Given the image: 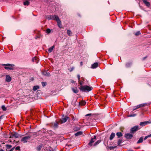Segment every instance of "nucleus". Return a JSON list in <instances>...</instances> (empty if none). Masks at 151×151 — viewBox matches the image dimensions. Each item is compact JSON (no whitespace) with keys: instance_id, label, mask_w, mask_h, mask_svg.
Wrapping results in <instances>:
<instances>
[{"instance_id":"8fccbe9b","label":"nucleus","mask_w":151,"mask_h":151,"mask_svg":"<svg viewBox=\"0 0 151 151\" xmlns=\"http://www.w3.org/2000/svg\"><path fill=\"white\" fill-rule=\"evenodd\" d=\"M80 64H81V66H82L83 65V62H82L81 61V62Z\"/></svg>"},{"instance_id":"6e6552de","label":"nucleus","mask_w":151,"mask_h":151,"mask_svg":"<svg viewBox=\"0 0 151 151\" xmlns=\"http://www.w3.org/2000/svg\"><path fill=\"white\" fill-rule=\"evenodd\" d=\"M96 137L94 136L93 138L91 139L88 144V145L90 146H91L92 145V143L95 142L96 140Z\"/></svg>"},{"instance_id":"c03bdc74","label":"nucleus","mask_w":151,"mask_h":151,"mask_svg":"<svg viewBox=\"0 0 151 151\" xmlns=\"http://www.w3.org/2000/svg\"><path fill=\"white\" fill-rule=\"evenodd\" d=\"M77 77L78 78V81L79 82L80 80V76L79 75H77Z\"/></svg>"},{"instance_id":"5701e85b","label":"nucleus","mask_w":151,"mask_h":151,"mask_svg":"<svg viewBox=\"0 0 151 151\" xmlns=\"http://www.w3.org/2000/svg\"><path fill=\"white\" fill-rule=\"evenodd\" d=\"M77 101V99H73L72 102V104L74 106H75L76 105V103Z\"/></svg>"},{"instance_id":"7c9ffc66","label":"nucleus","mask_w":151,"mask_h":151,"mask_svg":"<svg viewBox=\"0 0 151 151\" xmlns=\"http://www.w3.org/2000/svg\"><path fill=\"white\" fill-rule=\"evenodd\" d=\"M122 140L121 139H119V140L117 144L119 146L121 144V143L122 142Z\"/></svg>"},{"instance_id":"ea45409f","label":"nucleus","mask_w":151,"mask_h":151,"mask_svg":"<svg viewBox=\"0 0 151 151\" xmlns=\"http://www.w3.org/2000/svg\"><path fill=\"white\" fill-rule=\"evenodd\" d=\"M136 114H130L128 116V117H134L136 116Z\"/></svg>"},{"instance_id":"f3484780","label":"nucleus","mask_w":151,"mask_h":151,"mask_svg":"<svg viewBox=\"0 0 151 151\" xmlns=\"http://www.w3.org/2000/svg\"><path fill=\"white\" fill-rule=\"evenodd\" d=\"M143 2L144 3V4L146 5L148 7H149L150 6V3L148 2L147 0H143Z\"/></svg>"},{"instance_id":"4c0bfd02","label":"nucleus","mask_w":151,"mask_h":151,"mask_svg":"<svg viewBox=\"0 0 151 151\" xmlns=\"http://www.w3.org/2000/svg\"><path fill=\"white\" fill-rule=\"evenodd\" d=\"M51 31L50 29H47L46 30V32L47 33H49Z\"/></svg>"},{"instance_id":"f257e3e1","label":"nucleus","mask_w":151,"mask_h":151,"mask_svg":"<svg viewBox=\"0 0 151 151\" xmlns=\"http://www.w3.org/2000/svg\"><path fill=\"white\" fill-rule=\"evenodd\" d=\"M79 89L81 91L87 92L92 90L93 88L91 87L85 85L81 86L79 88Z\"/></svg>"},{"instance_id":"412c9836","label":"nucleus","mask_w":151,"mask_h":151,"mask_svg":"<svg viewBox=\"0 0 151 151\" xmlns=\"http://www.w3.org/2000/svg\"><path fill=\"white\" fill-rule=\"evenodd\" d=\"M118 138H119L122 136V134L121 132H118L116 133Z\"/></svg>"},{"instance_id":"423d86ee","label":"nucleus","mask_w":151,"mask_h":151,"mask_svg":"<svg viewBox=\"0 0 151 151\" xmlns=\"http://www.w3.org/2000/svg\"><path fill=\"white\" fill-rule=\"evenodd\" d=\"M69 119V117L67 116H65V118H63L62 119H59V123L61 124L66 122Z\"/></svg>"},{"instance_id":"0eeeda50","label":"nucleus","mask_w":151,"mask_h":151,"mask_svg":"<svg viewBox=\"0 0 151 151\" xmlns=\"http://www.w3.org/2000/svg\"><path fill=\"white\" fill-rule=\"evenodd\" d=\"M31 138V137L29 136H25L23 137L21 141L23 142V143H26L27 142V141L30 139Z\"/></svg>"},{"instance_id":"4468645a","label":"nucleus","mask_w":151,"mask_h":151,"mask_svg":"<svg viewBox=\"0 0 151 151\" xmlns=\"http://www.w3.org/2000/svg\"><path fill=\"white\" fill-rule=\"evenodd\" d=\"M98 63H95L93 64L91 66V68H95L98 67Z\"/></svg>"},{"instance_id":"cd10ccee","label":"nucleus","mask_w":151,"mask_h":151,"mask_svg":"<svg viewBox=\"0 0 151 151\" xmlns=\"http://www.w3.org/2000/svg\"><path fill=\"white\" fill-rule=\"evenodd\" d=\"M43 75L46 76H50V74L49 73H47L46 71H44L43 72Z\"/></svg>"},{"instance_id":"f03ea898","label":"nucleus","mask_w":151,"mask_h":151,"mask_svg":"<svg viewBox=\"0 0 151 151\" xmlns=\"http://www.w3.org/2000/svg\"><path fill=\"white\" fill-rule=\"evenodd\" d=\"M46 18L48 20L52 19L56 20L58 17L57 15H47L46 16Z\"/></svg>"},{"instance_id":"3c124183","label":"nucleus","mask_w":151,"mask_h":151,"mask_svg":"<svg viewBox=\"0 0 151 151\" xmlns=\"http://www.w3.org/2000/svg\"><path fill=\"white\" fill-rule=\"evenodd\" d=\"M148 136L149 137H151V134L149 135H148Z\"/></svg>"},{"instance_id":"a19ab883","label":"nucleus","mask_w":151,"mask_h":151,"mask_svg":"<svg viewBox=\"0 0 151 151\" xmlns=\"http://www.w3.org/2000/svg\"><path fill=\"white\" fill-rule=\"evenodd\" d=\"M79 83L81 86H82L84 84V82L83 81H79Z\"/></svg>"},{"instance_id":"49530a36","label":"nucleus","mask_w":151,"mask_h":151,"mask_svg":"<svg viewBox=\"0 0 151 151\" xmlns=\"http://www.w3.org/2000/svg\"><path fill=\"white\" fill-rule=\"evenodd\" d=\"M149 137H148V136H146L145 137V138H144V140H145V139H147Z\"/></svg>"},{"instance_id":"2f4dec72","label":"nucleus","mask_w":151,"mask_h":151,"mask_svg":"<svg viewBox=\"0 0 151 151\" xmlns=\"http://www.w3.org/2000/svg\"><path fill=\"white\" fill-rule=\"evenodd\" d=\"M146 105H147V104H141L139 105V106L140 108H141L144 107Z\"/></svg>"},{"instance_id":"de8ad7c7","label":"nucleus","mask_w":151,"mask_h":151,"mask_svg":"<svg viewBox=\"0 0 151 151\" xmlns=\"http://www.w3.org/2000/svg\"><path fill=\"white\" fill-rule=\"evenodd\" d=\"M70 82L72 83H73L75 82V81H74L73 80H71Z\"/></svg>"},{"instance_id":"09e8293b","label":"nucleus","mask_w":151,"mask_h":151,"mask_svg":"<svg viewBox=\"0 0 151 151\" xmlns=\"http://www.w3.org/2000/svg\"><path fill=\"white\" fill-rule=\"evenodd\" d=\"M114 147H110V149L111 150L113 149H114Z\"/></svg>"},{"instance_id":"58836bf2","label":"nucleus","mask_w":151,"mask_h":151,"mask_svg":"<svg viewBox=\"0 0 151 151\" xmlns=\"http://www.w3.org/2000/svg\"><path fill=\"white\" fill-rule=\"evenodd\" d=\"M86 104V102L84 101H82L81 103V105L82 106H84Z\"/></svg>"},{"instance_id":"7ed1b4c3","label":"nucleus","mask_w":151,"mask_h":151,"mask_svg":"<svg viewBox=\"0 0 151 151\" xmlns=\"http://www.w3.org/2000/svg\"><path fill=\"white\" fill-rule=\"evenodd\" d=\"M3 66H5L4 67V68L6 70H14V68L12 67H13L14 66V65L13 64H5L2 65Z\"/></svg>"},{"instance_id":"37998d69","label":"nucleus","mask_w":151,"mask_h":151,"mask_svg":"<svg viewBox=\"0 0 151 151\" xmlns=\"http://www.w3.org/2000/svg\"><path fill=\"white\" fill-rule=\"evenodd\" d=\"M74 69V67H72L71 68L69 69V70L71 72Z\"/></svg>"},{"instance_id":"f8f14e48","label":"nucleus","mask_w":151,"mask_h":151,"mask_svg":"<svg viewBox=\"0 0 151 151\" xmlns=\"http://www.w3.org/2000/svg\"><path fill=\"white\" fill-rule=\"evenodd\" d=\"M125 137L127 139H131L133 137V135L130 133H127L125 134Z\"/></svg>"},{"instance_id":"e433bc0d","label":"nucleus","mask_w":151,"mask_h":151,"mask_svg":"<svg viewBox=\"0 0 151 151\" xmlns=\"http://www.w3.org/2000/svg\"><path fill=\"white\" fill-rule=\"evenodd\" d=\"M141 33L139 31L137 32L135 34V35L136 36H138Z\"/></svg>"},{"instance_id":"aec40b11","label":"nucleus","mask_w":151,"mask_h":151,"mask_svg":"<svg viewBox=\"0 0 151 151\" xmlns=\"http://www.w3.org/2000/svg\"><path fill=\"white\" fill-rule=\"evenodd\" d=\"M143 138L142 137H141L139 140H138V141L137 142V144L140 143H142L143 141Z\"/></svg>"},{"instance_id":"9d476101","label":"nucleus","mask_w":151,"mask_h":151,"mask_svg":"<svg viewBox=\"0 0 151 151\" xmlns=\"http://www.w3.org/2000/svg\"><path fill=\"white\" fill-rule=\"evenodd\" d=\"M11 136L10 137V138H12L14 137L15 138H18L19 137V134L17 132H12L11 134Z\"/></svg>"},{"instance_id":"c756f323","label":"nucleus","mask_w":151,"mask_h":151,"mask_svg":"<svg viewBox=\"0 0 151 151\" xmlns=\"http://www.w3.org/2000/svg\"><path fill=\"white\" fill-rule=\"evenodd\" d=\"M101 142V141L100 140H98L96 142H95L94 144L93 145L94 146H96L98 144H99Z\"/></svg>"},{"instance_id":"f704fd0d","label":"nucleus","mask_w":151,"mask_h":151,"mask_svg":"<svg viewBox=\"0 0 151 151\" xmlns=\"http://www.w3.org/2000/svg\"><path fill=\"white\" fill-rule=\"evenodd\" d=\"M42 84L43 87L45 86L47 84V83L45 82H42Z\"/></svg>"},{"instance_id":"a18cd8bd","label":"nucleus","mask_w":151,"mask_h":151,"mask_svg":"<svg viewBox=\"0 0 151 151\" xmlns=\"http://www.w3.org/2000/svg\"><path fill=\"white\" fill-rule=\"evenodd\" d=\"M92 115L91 114H88L86 115V116H91Z\"/></svg>"},{"instance_id":"9b49d317","label":"nucleus","mask_w":151,"mask_h":151,"mask_svg":"<svg viewBox=\"0 0 151 151\" xmlns=\"http://www.w3.org/2000/svg\"><path fill=\"white\" fill-rule=\"evenodd\" d=\"M56 21L57 22V24L58 26L60 28H62V24L60 20L59 19V17H58L56 19Z\"/></svg>"},{"instance_id":"c85d7f7f","label":"nucleus","mask_w":151,"mask_h":151,"mask_svg":"<svg viewBox=\"0 0 151 151\" xmlns=\"http://www.w3.org/2000/svg\"><path fill=\"white\" fill-rule=\"evenodd\" d=\"M43 75L46 76H50V74L49 73H47L46 71H44L43 72Z\"/></svg>"},{"instance_id":"603ef678","label":"nucleus","mask_w":151,"mask_h":151,"mask_svg":"<svg viewBox=\"0 0 151 151\" xmlns=\"http://www.w3.org/2000/svg\"><path fill=\"white\" fill-rule=\"evenodd\" d=\"M14 149V147L13 148H12L11 149L13 151V150Z\"/></svg>"},{"instance_id":"ddd939ff","label":"nucleus","mask_w":151,"mask_h":151,"mask_svg":"<svg viewBox=\"0 0 151 151\" xmlns=\"http://www.w3.org/2000/svg\"><path fill=\"white\" fill-rule=\"evenodd\" d=\"M12 80L11 77L8 75H7L6 77V81L7 82H10Z\"/></svg>"},{"instance_id":"4be33fe9","label":"nucleus","mask_w":151,"mask_h":151,"mask_svg":"<svg viewBox=\"0 0 151 151\" xmlns=\"http://www.w3.org/2000/svg\"><path fill=\"white\" fill-rule=\"evenodd\" d=\"M55 47V46L53 45L51 47H50L48 50V51L50 53L53 50V49Z\"/></svg>"},{"instance_id":"1a4fd4ad","label":"nucleus","mask_w":151,"mask_h":151,"mask_svg":"<svg viewBox=\"0 0 151 151\" xmlns=\"http://www.w3.org/2000/svg\"><path fill=\"white\" fill-rule=\"evenodd\" d=\"M151 123V121L150 120L148 121H146L144 122H141L140 124V125L142 126H144L146 125H147L148 124Z\"/></svg>"},{"instance_id":"5fc2aeb1","label":"nucleus","mask_w":151,"mask_h":151,"mask_svg":"<svg viewBox=\"0 0 151 151\" xmlns=\"http://www.w3.org/2000/svg\"><path fill=\"white\" fill-rule=\"evenodd\" d=\"M147 58V57H145L144 58V59H145V58Z\"/></svg>"},{"instance_id":"6ab92c4d","label":"nucleus","mask_w":151,"mask_h":151,"mask_svg":"<svg viewBox=\"0 0 151 151\" xmlns=\"http://www.w3.org/2000/svg\"><path fill=\"white\" fill-rule=\"evenodd\" d=\"M30 2L28 0H26L23 2V4L25 6H28Z\"/></svg>"},{"instance_id":"bb28decb","label":"nucleus","mask_w":151,"mask_h":151,"mask_svg":"<svg viewBox=\"0 0 151 151\" xmlns=\"http://www.w3.org/2000/svg\"><path fill=\"white\" fill-rule=\"evenodd\" d=\"M42 145H40L37 147V151H40L42 147Z\"/></svg>"},{"instance_id":"20e7f679","label":"nucleus","mask_w":151,"mask_h":151,"mask_svg":"<svg viewBox=\"0 0 151 151\" xmlns=\"http://www.w3.org/2000/svg\"><path fill=\"white\" fill-rule=\"evenodd\" d=\"M140 129L138 126H136L134 127L131 128L130 130V133H134L136 132V131Z\"/></svg>"},{"instance_id":"4d7b16f0","label":"nucleus","mask_w":151,"mask_h":151,"mask_svg":"<svg viewBox=\"0 0 151 151\" xmlns=\"http://www.w3.org/2000/svg\"><path fill=\"white\" fill-rule=\"evenodd\" d=\"M128 151H133V150H129Z\"/></svg>"},{"instance_id":"393cba45","label":"nucleus","mask_w":151,"mask_h":151,"mask_svg":"<svg viewBox=\"0 0 151 151\" xmlns=\"http://www.w3.org/2000/svg\"><path fill=\"white\" fill-rule=\"evenodd\" d=\"M82 134V132L81 131L75 133V135L76 136H77L80 135H81Z\"/></svg>"},{"instance_id":"dca6fc26","label":"nucleus","mask_w":151,"mask_h":151,"mask_svg":"<svg viewBox=\"0 0 151 151\" xmlns=\"http://www.w3.org/2000/svg\"><path fill=\"white\" fill-rule=\"evenodd\" d=\"M115 135V134L114 133L112 132L111 134L109 137V139L110 140H112L113 138L114 137Z\"/></svg>"},{"instance_id":"2eb2a0df","label":"nucleus","mask_w":151,"mask_h":151,"mask_svg":"<svg viewBox=\"0 0 151 151\" xmlns=\"http://www.w3.org/2000/svg\"><path fill=\"white\" fill-rule=\"evenodd\" d=\"M38 58L37 57H35L32 59V61L34 62H35L36 63H37L38 62Z\"/></svg>"},{"instance_id":"c9c22d12","label":"nucleus","mask_w":151,"mask_h":151,"mask_svg":"<svg viewBox=\"0 0 151 151\" xmlns=\"http://www.w3.org/2000/svg\"><path fill=\"white\" fill-rule=\"evenodd\" d=\"M140 108L139 105H137V106H135L133 109V110H134L137 109H139Z\"/></svg>"},{"instance_id":"864d4df0","label":"nucleus","mask_w":151,"mask_h":151,"mask_svg":"<svg viewBox=\"0 0 151 151\" xmlns=\"http://www.w3.org/2000/svg\"><path fill=\"white\" fill-rule=\"evenodd\" d=\"M0 151H4V150H0Z\"/></svg>"},{"instance_id":"a211bd4d","label":"nucleus","mask_w":151,"mask_h":151,"mask_svg":"<svg viewBox=\"0 0 151 151\" xmlns=\"http://www.w3.org/2000/svg\"><path fill=\"white\" fill-rule=\"evenodd\" d=\"M72 91L74 93H77L78 92V90L77 89V88H72Z\"/></svg>"},{"instance_id":"b1692460","label":"nucleus","mask_w":151,"mask_h":151,"mask_svg":"<svg viewBox=\"0 0 151 151\" xmlns=\"http://www.w3.org/2000/svg\"><path fill=\"white\" fill-rule=\"evenodd\" d=\"M39 88V87L38 86H34L33 87V90L34 91H35L38 89Z\"/></svg>"},{"instance_id":"39448f33","label":"nucleus","mask_w":151,"mask_h":151,"mask_svg":"<svg viewBox=\"0 0 151 151\" xmlns=\"http://www.w3.org/2000/svg\"><path fill=\"white\" fill-rule=\"evenodd\" d=\"M60 124L59 123V120H57L55 122L52 123V126L54 128H56L58 127V125Z\"/></svg>"},{"instance_id":"6e6d98bb","label":"nucleus","mask_w":151,"mask_h":151,"mask_svg":"<svg viewBox=\"0 0 151 151\" xmlns=\"http://www.w3.org/2000/svg\"><path fill=\"white\" fill-rule=\"evenodd\" d=\"M13 150L11 149L9 151H12Z\"/></svg>"},{"instance_id":"72a5a7b5","label":"nucleus","mask_w":151,"mask_h":151,"mask_svg":"<svg viewBox=\"0 0 151 151\" xmlns=\"http://www.w3.org/2000/svg\"><path fill=\"white\" fill-rule=\"evenodd\" d=\"M1 108L4 111H5L6 110V108L5 107L4 105H3L1 106Z\"/></svg>"},{"instance_id":"79ce46f5","label":"nucleus","mask_w":151,"mask_h":151,"mask_svg":"<svg viewBox=\"0 0 151 151\" xmlns=\"http://www.w3.org/2000/svg\"><path fill=\"white\" fill-rule=\"evenodd\" d=\"M15 150H20V147L19 146H17L15 148Z\"/></svg>"},{"instance_id":"a878e982","label":"nucleus","mask_w":151,"mask_h":151,"mask_svg":"<svg viewBox=\"0 0 151 151\" xmlns=\"http://www.w3.org/2000/svg\"><path fill=\"white\" fill-rule=\"evenodd\" d=\"M67 34L68 35L71 36L72 34V32L69 29L67 30Z\"/></svg>"},{"instance_id":"473e14b6","label":"nucleus","mask_w":151,"mask_h":151,"mask_svg":"<svg viewBox=\"0 0 151 151\" xmlns=\"http://www.w3.org/2000/svg\"><path fill=\"white\" fill-rule=\"evenodd\" d=\"M6 147L7 149H9L12 147V146L11 145H7Z\"/></svg>"}]
</instances>
